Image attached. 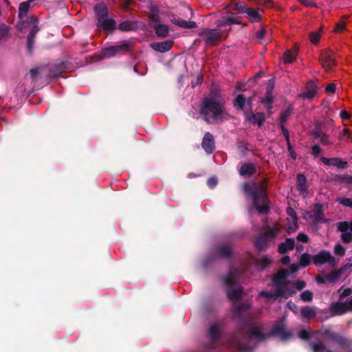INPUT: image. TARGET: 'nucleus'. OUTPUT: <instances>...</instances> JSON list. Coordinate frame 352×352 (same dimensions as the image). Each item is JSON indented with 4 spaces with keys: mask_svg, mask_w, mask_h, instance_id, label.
<instances>
[{
    "mask_svg": "<svg viewBox=\"0 0 352 352\" xmlns=\"http://www.w3.org/2000/svg\"><path fill=\"white\" fill-rule=\"evenodd\" d=\"M200 114L210 124L217 122L226 116L222 104L213 98H206L203 100Z\"/></svg>",
    "mask_w": 352,
    "mask_h": 352,
    "instance_id": "5",
    "label": "nucleus"
},
{
    "mask_svg": "<svg viewBox=\"0 0 352 352\" xmlns=\"http://www.w3.org/2000/svg\"><path fill=\"white\" fill-rule=\"evenodd\" d=\"M309 39L312 43H317L320 40V34L318 32H311L309 35Z\"/></svg>",
    "mask_w": 352,
    "mask_h": 352,
    "instance_id": "51",
    "label": "nucleus"
},
{
    "mask_svg": "<svg viewBox=\"0 0 352 352\" xmlns=\"http://www.w3.org/2000/svg\"><path fill=\"white\" fill-rule=\"evenodd\" d=\"M317 92V86L313 81H309L306 86L305 91L301 94V96L305 98L311 99L314 98Z\"/></svg>",
    "mask_w": 352,
    "mask_h": 352,
    "instance_id": "24",
    "label": "nucleus"
},
{
    "mask_svg": "<svg viewBox=\"0 0 352 352\" xmlns=\"http://www.w3.org/2000/svg\"><path fill=\"white\" fill-rule=\"evenodd\" d=\"M292 108L289 107L285 111L281 113L280 117V126L282 131L287 139L289 138V133L285 127V123L287 118L291 116Z\"/></svg>",
    "mask_w": 352,
    "mask_h": 352,
    "instance_id": "22",
    "label": "nucleus"
},
{
    "mask_svg": "<svg viewBox=\"0 0 352 352\" xmlns=\"http://www.w3.org/2000/svg\"><path fill=\"white\" fill-rule=\"evenodd\" d=\"M289 270H281L273 276L272 280L276 287L275 292L263 290L259 293V296H263L267 299V302H274L278 298H288L296 294L293 283L291 281H287L290 274Z\"/></svg>",
    "mask_w": 352,
    "mask_h": 352,
    "instance_id": "2",
    "label": "nucleus"
},
{
    "mask_svg": "<svg viewBox=\"0 0 352 352\" xmlns=\"http://www.w3.org/2000/svg\"><path fill=\"white\" fill-rule=\"evenodd\" d=\"M245 116L247 120L250 121L254 124H258V126H261L265 120L264 114L262 113H253L247 111L245 113Z\"/></svg>",
    "mask_w": 352,
    "mask_h": 352,
    "instance_id": "21",
    "label": "nucleus"
},
{
    "mask_svg": "<svg viewBox=\"0 0 352 352\" xmlns=\"http://www.w3.org/2000/svg\"><path fill=\"white\" fill-rule=\"evenodd\" d=\"M248 332L243 334V340L234 341V346L243 352H249L252 350V344L254 341H260L270 335L278 336L281 340L286 341L292 337V334L285 331L283 321H278L275 323L270 333H263V325L258 322L249 324Z\"/></svg>",
    "mask_w": 352,
    "mask_h": 352,
    "instance_id": "1",
    "label": "nucleus"
},
{
    "mask_svg": "<svg viewBox=\"0 0 352 352\" xmlns=\"http://www.w3.org/2000/svg\"><path fill=\"white\" fill-rule=\"evenodd\" d=\"M207 184L210 188H214L217 184V178L214 177L209 178L207 181Z\"/></svg>",
    "mask_w": 352,
    "mask_h": 352,
    "instance_id": "53",
    "label": "nucleus"
},
{
    "mask_svg": "<svg viewBox=\"0 0 352 352\" xmlns=\"http://www.w3.org/2000/svg\"><path fill=\"white\" fill-rule=\"evenodd\" d=\"M340 117L342 119H347L349 118L348 113L346 111H341Z\"/></svg>",
    "mask_w": 352,
    "mask_h": 352,
    "instance_id": "63",
    "label": "nucleus"
},
{
    "mask_svg": "<svg viewBox=\"0 0 352 352\" xmlns=\"http://www.w3.org/2000/svg\"><path fill=\"white\" fill-rule=\"evenodd\" d=\"M286 212H287V214L288 215V218L287 219V221H289L290 219H298L297 217V215H296V212H295V210L291 208V207H288L286 210Z\"/></svg>",
    "mask_w": 352,
    "mask_h": 352,
    "instance_id": "48",
    "label": "nucleus"
},
{
    "mask_svg": "<svg viewBox=\"0 0 352 352\" xmlns=\"http://www.w3.org/2000/svg\"><path fill=\"white\" fill-rule=\"evenodd\" d=\"M31 2L28 0V1L23 2L19 5V17L23 18L26 16L27 12L30 8Z\"/></svg>",
    "mask_w": 352,
    "mask_h": 352,
    "instance_id": "37",
    "label": "nucleus"
},
{
    "mask_svg": "<svg viewBox=\"0 0 352 352\" xmlns=\"http://www.w3.org/2000/svg\"><path fill=\"white\" fill-rule=\"evenodd\" d=\"M342 272V270L333 271L322 278H318L317 280L320 283H336L340 279Z\"/></svg>",
    "mask_w": 352,
    "mask_h": 352,
    "instance_id": "20",
    "label": "nucleus"
},
{
    "mask_svg": "<svg viewBox=\"0 0 352 352\" xmlns=\"http://www.w3.org/2000/svg\"><path fill=\"white\" fill-rule=\"evenodd\" d=\"M250 307V305L249 304L240 305L239 303H235L232 308L233 317L235 319L240 318Z\"/></svg>",
    "mask_w": 352,
    "mask_h": 352,
    "instance_id": "25",
    "label": "nucleus"
},
{
    "mask_svg": "<svg viewBox=\"0 0 352 352\" xmlns=\"http://www.w3.org/2000/svg\"><path fill=\"white\" fill-rule=\"evenodd\" d=\"M94 11L96 15L97 21L101 18L107 16L108 11L106 6L104 3H100L94 7Z\"/></svg>",
    "mask_w": 352,
    "mask_h": 352,
    "instance_id": "31",
    "label": "nucleus"
},
{
    "mask_svg": "<svg viewBox=\"0 0 352 352\" xmlns=\"http://www.w3.org/2000/svg\"><path fill=\"white\" fill-rule=\"evenodd\" d=\"M312 333L320 334L322 339L329 342L335 349V351H332L321 341L311 342L310 345L314 352H351L350 341L334 331L326 329Z\"/></svg>",
    "mask_w": 352,
    "mask_h": 352,
    "instance_id": "3",
    "label": "nucleus"
},
{
    "mask_svg": "<svg viewBox=\"0 0 352 352\" xmlns=\"http://www.w3.org/2000/svg\"><path fill=\"white\" fill-rule=\"evenodd\" d=\"M336 85L335 84H329L326 87V91L329 93H334L336 91Z\"/></svg>",
    "mask_w": 352,
    "mask_h": 352,
    "instance_id": "56",
    "label": "nucleus"
},
{
    "mask_svg": "<svg viewBox=\"0 0 352 352\" xmlns=\"http://www.w3.org/2000/svg\"><path fill=\"white\" fill-rule=\"evenodd\" d=\"M339 299L331 304L330 309L333 316L352 311V289L341 287L338 290Z\"/></svg>",
    "mask_w": 352,
    "mask_h": 352,
    "instance_id": "6",
    "label": "nucleus"
},
{
    "mask_svg": "<svg viewBox=\"0 0 352 352\" xmlns=\"http://www.w3.org/2000/svg\"><path fill=\"white\" fill-rule=\"evenodd\" d=\"M233 23H238L236 19L234 17H226L220 22V25H230Z\"/></svg>",
    "mask_w": 352,
    "mask_h": 352,
    "instance_id": "47",
    "label": "nucleus"
},
{
    "mask_svg": "<svg viewBox=\"0 0 352 352\" xmlns=\"http://www.w3.org/2000/svg\"><path fill=\"white\" fill-rule=\"evenodd\" d=\"M301 315L302 318L309 320L316 316V309L309 306L303 307L301 309Z\"/></svg>",
    "mask_w": 352,
    "mask_h": 352,
    "instance_id": "30",
    "label": "nucleus"
},
{
    "mask_svg": "<svg viewBox=\"0 0 352 352\" xmlns=\"http://www.w3.org/2000/svg\"><path fill=\"white\" fill-rule=\"evenodd\" d=\"M9 34V28L5 25H0V38L7 37Z\"/></svg>",
    "mask_w": 352,
    "mask_h": 352,
    "instance_id": "49",
    "label": "nucleus"
},
{
    "mask_svg": "<svg viewBox=\"0 0 352 352\" xmlns=\"http://www.w3.org/2000/svg\"><path fill=\"white\" fill-rule=\"evenodd\" d=\"M344 29H345L344 23H342V22H340V23L337 24L335 30L337 32H341L344 31Z\"/></svg>",
    "mask_w": 352,
    "mask_h": 352,
    "instance_id": "57",
    "label": "nucleus"
},
{
    "mask_svg": "<svg viewBox=\"0 0 352 352\" xmlns=\"http://www.w3.org/2000/svg\"><path fill=\"white\" fill-rule=\"evenodd\" d=\"M153 27L155 30V33L159 37H165L168 34V28L166 25L160 24L158 23H153Z\"/></svg>",
    "mask_w": 352,
    "mask_h": 352,
    "instance_id": "29",
    "label": "nucleus"
},
{
    "mask_svg": "<svg viewBox=\"0 0 352 352\" xmlns=\"http://www.w3.org/2000/svg\"><path fill=\"white\" fill-rule=\"evenodd\" d=\"M298 1L306 6H315V3L313 1V0H298Z\"/></svg>",
    "mask_w": 352,
    "mask_h": 352,
    "instance_id": "58",
    "label": "nucleus"
},
{
    "mask_svg": "<svg viewBox=\"0 0 352 352\" xmlns=\"http://www.w3.org/2000/svg\"><path fill=\"white\" fill-rule=\"evenodd\" d=\"M312 260L316 265H322L327 263L333 264L334 262V258L331 254L327 250L320 251L318 254L313 256Z\"/></svg>",
    "mask_w": 352,
    "mask_h": 352,
    "instance_id": "14",
    "label": "nucleus"
},
{
    "mask_svg": "<svg viewBox=\"0 0 352 352\" xmlns=\"http://www.w3.org/2000/svg\"><path fill=\"white\" fill-rule=\"evenodd\" d=\"M40 69L35 68L30 70V74L32 78H34L37 76L38 74L39 73Z\"/></svg>",
    "mask_w": 352,
    "mask_h": 352,
    "instance_id": "60",
    "label": "nucleus"
},
{
    "mask_svg": "<svg viewBox=\"0 0 352 352\" xmlns=\"http://www.w3.org/2000/svg\"><path fill=\"white\" fill-rule=\"evenodd\" d=\"M199 35L203 38L206 45H209L217 44L221 38V33L219 29H206Z\"/></svg>",
    "mask_w": 352,
    "mask_h": 352,
    "instance_id": "9",
    "label": "nucleus"
},
{
    "mask_svg": "<svg viewBox=\"0 0 352 352\" xmlns=\"http://www.w3.org/2000/svg\"><path fill=\"white\" fill-rule=\"evenodd\" d=\"M343 134L345 135H349V131L347 129H344L343 130Z\"/></svg>",
    "mask_w": 352,
    "mask_h": 352,
    "instance_id": "64",
    "label": "nucleus"
},
{
    "mask_svg": "<svg viewBox=\"0 0 352 352\" xmlns=\"http://www.w3.org/2000/svg\"><path fill=\"white\" fill-rule=\"evenodd\" d=\"M149 14L150 19L153 23L158 22L160 20V12L156 6H150Z\"/></svg>",
    "mask_w": 352,
    "mask_h": 352,
    "instance_id": "36",
    "label": "nucleus"
},
{
    "mask_svg": "<svg viewBox=\"0 0 352 352\" xmlns=\"http://www.w3.org/2000/svg\"><path fill=\"white\" fill-rule=\"evenodd\" d=\"M221 333V326L219 323L212 325L209 329L210 338L214 341H217L220 339Z\"/></svg>",
    "mask_w": 352,
    "mask_h": 352,
    "instance_id": "27",
    "label": "nucleus"
},
{
    "mask_svg": "<svg viewBox=\"0 0 352 352\" xmlns=\"http://www.w3.org/2000/svg\"><path fill=\"white\" fill-rule=\"evenodd\" d=\"M334 254L336 255L342 256L345 254V250L340 244H337L334 248Z\"/></svg>",
    "mask_w": 352,
    "mask_h": 352,
    "instance_id": "46",
    "label": "nucleus"
},
{
    "mask_svg": "<svg viewBox=\"0 0 352 352\" xmlns=\"http://www.w3.org/2000/svg\"><path fill=\"white\" fill-rule=\"evenodd\" d=\"M137 28V23L135 21H126L119 24V29L122 31H130Z\"/></svg>",
    "mask_w": 352,
    "mask_h": 352,
    "instance_id": "35",
    "label": "nucleus"
},
{
    "mask_svg": "<svg viewBox=\"0 0 352 352\" xmlns=\"http://www.w3.org/2000/svg\"><path fill=\"white\" fill-rule=\"evenodd\" d=\"M28 23L32 25V28L29 32L28 36V50L30 53L32 52L34 42V36L36 33L39 31L38 26V21L36 16H32L28 19Z\"/></svg>",
    "mask_w": 352,
    "mask_h": 352,
    "instance_id": "10",
    "label": "nucleus"
},
{
    "mask_svg": "<svg viewBox=\"0 0 352 352\" xmlns=\"http://www.w3.org/2000/svg\"><path fill=\"white\" fill-rule=\"evenodd\" d=\"M287 221V225L285 226V229L287 230V232L289 233V234H291L294 232H295L298 228V219H295V221H294V219H291L289 221Z\"/></svg>",
    "mask_w": 352,
    "mask_h": 352,
    "instance_id": "38",
    "label": "nucleus"
},
{
    "mask_svg": "<svg viewBox=\"0 0 352 352\" xmlns=\"http://www.w3.org/2000/svg\"><path fill=\"white\" fill-rule=\"evenodd\" d=\"M202 148L208 153L210 154L214 149V140L212 135L209 132H206L203 138Z\"/></svg>",
    "mask_w": 352,
    "mask_h": 352,
    "instance_id": "17",
    "label": "nucleus"
},
{
    "mask_svg": "<svg viewBox=\"0 0 352 352\" xmlns=\"http://www.w3.org/2000/svg\"><path fill=\"white\" fill-rule=\"evenodd\" d=\"M322 65L325 70L329 71L336 65L334 55L332 52H323L321 55Z\"/></svg>",
    "mask_w": 352,
    "mask_h": 352,
    "instance_id": "16",
    "label": "nucleus"
},
{
    "mask_svg": "<svg viewBox=\"0 0 352 352\" xmlns=\"http://www.w3.org/2000/svg\"><path fill=\"white\" fill-rule=\"evenodd\" d=\"M280 232V228L278 225L272 227H267L266 233L260 235L255 241V245L258 250H263L268 244V242L273 240Z\"/></svg>",
    "mask_w": 352,
    "mask_h": 352,
    "instance_id": "8",
    "label": "nucleus"
},
{
    "mask_svg": "<svg viewBox=\"0 0 352 352\" xmlns=\"http://www.w3.org/2000/svg\"><path fill=\"white\" fill-rule=\"evenodd\" d=\"M266 188L265 181L252 185L249 184L243 185L244 191L252 197L254 207L259 213H266L270 208V202L265 194Z\"/></svg>",
    "mask_w": 352,
    "mask_h": 352,
    "instance_id": "4",
    "label": "nucleus"
},
{
    "mask_svg": "<svg viewBox=\"0 0 352 352\" xmlns=\"http://www.w3.org/2000/svg\"><path fill=\"white\" fill-rule=\"evenodd\" d=\"M287 307L292 311H293L295 314H297L298 312V307L292 301H289L287 303Z\"/></svg>",
    "mask_w": 352,
    "mask_h": 352,
    "instance_id": "52",
    "label": "nucleus"
},
{
    "mask_svg": "<svg viewBox=\"0 0 352 352\" xmlns=\"http://www.w3.org/2000/svg\"><path fill=\"white\" fill-rule=\"evenodd\" d=\"M295 245V241L292 238H289L285 241L280 243L278 246V251L280 254H284L289 250L294 249Z\"/></svg>",
    "mask_w": 352,
    "mask_h": 352,
    "instance_id": "26",
    "label": "nucleus"
},
{
    "mask_svg": "<svg viewBox=\"0 0 352 352\" xmlns=\"http://www.w3.org/2000/svg\"><path fill=\"white\" fill-rule=\"evenodd\" d=\"M297 239L299 241L307 243L308 241L309 237L304 233H299L297 236Z\"/></svg>",
    "mask_w": 352,
    "mask_h": 352,
    "instance_id": "54",
    "label": "nucleus"
},
{
    "mask_svg": "<svg viewBox=\"0 0 352 352\" xmlns=\"http://www.w3.org/2000/svg\"><path fill=\"white\" fill-rule=\"evenodd\" d=\"M175 24L184 28H193L197 25L195 21L185 20H177L175 21Z\"/></svg>",
    "mask_w": 352,
    "mask_h": 352,
    "instance_id": "39",
    "label": "nucleus"
},
{
    "mask_svg": "<svg viewBox=\"0 0 352 352\" xmlns=\"http://www.w3.org/2000/svg\"><path fill=\"white\" fill-rule=\"evenodd\" d=\"M272 263V259L269 256H263L255 263V267L258 270H262Z\"/></svg>",
    "mask_w": 352,
    "mask_h": 352,
    "instance_id": "33",
    "label": "nucleus"
},
{
    "mask_svg": "<svg viewBox=\"0 0 352 352\" xmlns=\"http://www.w3.org/2000/svg\"><path fill=\"white\" fill-rule=\"evenodd\" d=\"M314 218L316 221H320L323 218V210L322 207L320 204H316L314 207V210L310 215Z\"/></svg>",
    "mask_w": 352,
    "mask_h": 352,
    "instance_id": "34",
    "label": "nucleus"
},
{
    "mask_svg": "<svg viewBox=\"0 0 352 352\" xmlns=\"http://www.w3.org/2000/svg\"><path fill=\"white\" fill-rule=\"evenodd\" d=\"M236 9L240 12L246 13L250 20H251L252 22H256L259 21L260 12H262L261 10H254L248 8L244 3H239L236 4Z\"/></svg>",
    "mask_w": 352,
    "mask_h": 352,
    "instance_id": "12",
    "label": "nucleus"
},
{
    "mask_svg": "<svg viewBox=\"0 0 352 352\" xmlns=\"http://www.w3.org/2000/svg\"><path fill=\"white\" fill-rule=\"evenodd\" d=\"M297 186L298 190L302 193L305 194L307 192V179L305 175L302 174H298L297 176Z\"/></svg>",
    "mask_w": 352,
    "mask_h": 352,
    "instance_id": "32",
    "label": "nucleus"
},
{
    "mask_svg": "<svg viewBox=\"0 0 352 352\" xmlns=\"http://www.w3.org/2000/svg\"><path fill=\"white\" fill-rule=\"evenodd\" d=\"M294 289L296 290V293L298 291L302 290L305 286L306 283L304 280H297L295 282H292Z\"/></svg>",
    "mask_w": 352,
    "mask_h": 352,
    "instance_id": "45",
    "label": "nucleus"
},
{
    "mask_svg": "<svg viewBox=\"0 0 352 352\" xmlns=\"http://www.w3.org/2000/svg\"><path fill=\"white\" fill-rule=\"evenodd\" d=\"M245 103V98L242 95H239L234 100V106L240 109H242Z\"/></svg>",
    "mask_w": 352,
    "mask_h": 352,
    "instance_id": "42",
    "label": "nucleus"
},
{
    "mask_svg": "<svg viewBox=\"0 0 352 352\" xmlns=\"http://www.w3.org/2000/svg\"><path fill=\"white\" fill-rule=\"evenodd\" d=\"M336 201L344 206L350 207L352 208V199L340 197L338 198Z\"/></svg>",
    "mask_w": 352,
    "mask_h": 352,
    "instance_id": "44",
    "label": "nucleus"
},
{
    "mask_svg": "<svg viewBox=\"0 0 352 352\" xmlns=\"http://www.w3.org/2000/svg\"><path fill=\"white\" fill-rule=\"evenodd\" d=\"M281 262L284 264V265H287L288 263H289L290 262V257L289 256H284L282 258H281Z\"/></svg>",
    "mask_w": 352,
    "mask_h": 352,
    "instance_id": "61",
    "label": "nucleus"
},
{
    "mask_svg": "<svg viewBox=\"0 0 352 352\" xmlns=\"http://www.w3.org/2000/svg\"><path fill=\"white\" fill-rule=\"evenodd\" d=\"M320 142L322 144H331V142H330V140H329V138L327 135H322L320 138Z\"/></svg>",
    "mask_w": 352,
    "mask_h": 352,
    "instance_id": "59",
    "label": "nucleus"
},
{
    "mask_svg": "<svg viewBox=\"0 0 352 352\" xmlns=\"http://www.w3.org/2000/svg\"><path fill=\"white\" fill-rule=\"evenodd\" d=\"M264 35H265V31L264 30H261L260 32H258L257 33V37L259 39H263V37H264Z\"/></svg>",
    "mask_w": 352,
    "mask_h": 352,
    "instance_id": "62",
    "label": "nucleus"
},
{
    "mask_svg": "<svg viewBox=\"0 0 352 352\" xmlns=\"http://www.w3.org/2000/svg\"><path fill=\"white\" fill-rule=\"evenodd\" d=\"M296 52L288 50L284 54L283 60L285 63H291L296 59Z\"/></svg>",
    "mask_w": 352,
    "mask_h": 352,
    "instance_id": "40",
    "label": "nucleus"
},
{
    "mask_svg": "<svg viewBox=\"0 0 352 352\" xmlns=\"http://www.w3.org/2000/svg\"><path fill=\"white\" fill-rule=\"evenodd\" d=\"M172 45H173V41H166L160 42V43H153L151 44V47L155 51H157L160 52H166L170 50V48L172 47Z\"/></svg>",
    "mask_w": 352,
    "mask_h": 352,
    "instance_id": "23",
    "label": "nucleus"
},
{
    "mask_svg": "<svg viewBox=\"0 0 352 352\" xmlns=\"http://www.w3.org/2000/svg\"><path fill=\"white\" fill-rule=\"evenodd\" d=\"M116 21L113 19L101 18L97 21V27L106 31H111L115 28Z\"/></svg>",
    "mask_w": 352,
    "mask_h": 352,
    "instance_id": "19",
    "label": "nucleus"
},
{
    "mask_svg": "<svg viewBox=\"0 0 352 352\" xmlns=\"http://www.w3.org/2000/svg\"><path fill=\"white\" fill-rule=\"evenodd\" d=\"M313 257L307 253L302 254L300 258H299V263L298 264H292L290 265L289 268L288 269L290 271L291 274H295L297 272L300 268L301 267H305L308 266L311 261V259Z\"/></svg>",
    "mask_w": 352,
    "mask_h": 352,
    "instance_id": "15",
    "label": "nucleus"
},
{
    "mask_svg": "<svg viewBox=\"0 0 352 352\" xmlns=\"http://www.w3.org/2000/svg\"><path fill=\"white\" fill-rule=\"evenodd\" d=\"M231 248L228 245H221L219 248V254L223 257L230 256L231 255Z\"/></svg>",
    "mask_w": 352,
    "mask_h": 352,
    "instance_id": "41",
    "label": "nucleus"
},
{
    "mask_svg": "<svg viewBox=\"0 0 352 352\" xmlns=\"http://www.w3.org/2000/svg\"><path fill=\"white\" fill-rule=\"evenodd\" d=\"M321 152V148L318 145H314L311 148V153L314 155L317 156L320 154Z\"/></svg>",
    "mask_w": 352,
    "mask_h": 352,
    "instance_id": "55",
    "label": "nucleus"
},
{
    "mask_svg": "<svg viewBox=\"0 0 352 352\" xmlns=\"http://www.w3.org/2000/svg\"><path fill=\"white\" fill-rule=\"evenodd\" d=\"M256 171V166L252 163L243 164L239 170V173L242 176H249L253 175Z\"/></svg>",
    "mask_w": 352,
    "mask_h": 352,
    "instance_id": "28",
    "label": "nucleus"
},
{
    "mask_svg": "<svg viewBox=\"0 0 352 352\" xmlns=\"http://www.w3.org/2000/svg\"><path fill=\"white\" fill-rule=\"evenodd\" d=\"M320 160L325 165L333 166L340 169L346 168L348 166V163L346 161L338 157L327 158L322 157Z\"/></svg>",
    "mask_w": 352,
    "mask_h": 352,
    "instance_id": "18",
    "label": "nucleus"
},
{
    "mask_svg": "<svg viewBox=\"0 0 352 352\" xmlns=\"http://www.w3.org/2000/svg\"><path fill=\"white\" fill-rule=\"evenodd\" d=\"M338 229L339 231L342 232V239L344 243H349L352 241V221L350 222L348 221H342L338 223Z\"/></svg>",
    "mask_w": 352,
    "mask_h": 352,
    "instance_id": "13",
    "label": "nucleus"
},
{
    "mask_svg": "<svg viewBox=\"0 0 352 352\" xmlns=\"http://www.w3.org/2000/svg\"><path fill=\"white\" fill-rule=\"evenodd\" d=\"M298 336L302 340H308L309 338L311 337V333L305 329L300 331L298 334Z\"/></svg>",
    "mask_w": 352,
    "mask_h": 352,
    "instance_id": "50",
    "label": "nucleus"
},
{
    "mask_svg": "<svg viewBox=\"0 0 352 352\" xmlns=\"http://www.w3.org/2000/svg\"><path fill=\"white\" fill-rule=\"evenodd\" d=\"M129 48L130 46L129 43L109 46L102 50L101 56L104 58H110L120 52H126Z\"/></svg>",
    "mask_w": 352,
    "mask_h": 352,
    "instance_id": "11",
    "label": "nucleus"
},
{
    "mask_svg": "<svg viewBox=\"0 0 352 352\" xmlns=\"http://www.w3.org/2000/svg\"><path fill=\"white\" fill-rule=\"evenodd\" d=\"M240 273L238 270H232L224 278V283L227 285V296L231 301L238 300L243 294L242 287L238 285Z\"/></svg>",
    "mask_w": 352,
    "mask_h": 352,
    "instance_id": "7",
    "label": "nucleus"
},
{
    "mask_svg": "<svg viewBox=\"0 0 352 352\" xmlns=\"http://www.w3.org/2000/svg\"><path fill=\"white\" fill-rule=\"evenodd\" d=\"M300 297L304 302H311L313 299V294L309 290H305L300 294Z\"/></svg>",
    "mask_w": 352,
    "mask_h": 352,
    "instance_id": "43",
    "label": "nucleus"
}]
</instances>
